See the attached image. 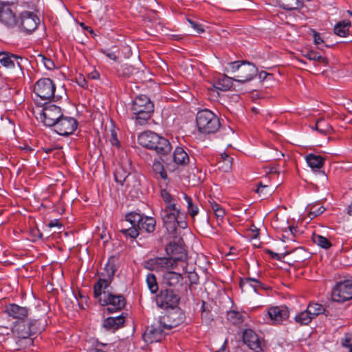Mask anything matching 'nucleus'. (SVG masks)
<instances>
[{"label":"nucleus","instance_id":"obj_24","mask_svg":"<svg viewBox=\"0 0 352 352\" xmlns=\"http://www.w3.org/2000/svg\"><path fill=\"white\" fill-rule=\"evenodd\" d=\"M125 321L123 313L116 317H108L102 323V327L107 331H115L121 327Z\"/></svg>","mask_w":352,"mask_h":352},{"label":"nucleus","instance_id":"obj_63","mask_svg":"<svg viewBox=\"0 0 352 352\" xmlns=\"http://www.w3.org/2000/svg\"><path fill=\"white\" fill-rule=\"evenodd\" d=\"M258 234H259V230L257 228L252 230V235L251 237L256 239L258 237Z\"/></svg>","mask_w":352,"mask_h":352},{"label":"nucleus","instance_id":"obj_32","mask_svg":"<svg viewBox=\"0 0 352 352\" xmlns=\"http://www.w3.org/2000/svg\"><path fill=\"white\" fill-rule=\"evenodd\" d=\"M302 56L310 60L317 61L324 65H327L328 64L327 58L321 56L319 52L313 50H304L302 51Z\"/></svg>","mask_w":352,"mask_h":352},{"label":"nucleus","instance_id":"obj_19","mask_svg":"<svg viewBox=\"0 0 352 352\" xmlns=\"http://www.w3.org/2000/svg\"><path fill=\"white\" fill-rule=\"evenodd\" d=\"M166 252L177 263L187 260V252L181 243L170 242L166 247Z\"/></svg>","mask_w":352,"mask_h":352},{"label":"nucleus","instance_id":"obj_45","mask_svg":"<svg viewBox=\"0 0 352 352\" xmlns=\"http://www.w3.org/2000/svg\"><path fill=\"white\" fill-rule=\"evenodd\" d=\"M184 199L188 204V212L191 217L194 218L199 212L198 206L193 203L192 198L187 195H184Z\"/></svg>","mask_w":352,"mask_h":352},{"label":"nucleus","instance_id":"obj_30","mask_svg":"<svg viewBox=\"0 0 352 352\" xmlns=\"http://www.w3.org/2000/svg\"><path fill=\"white\" fill-rule=\"evenodd\" d=\"M219 169L223 172H228L232 168L233 158L226 153H223L217 159Z\"/></svg>","mask_w":352,"mask_h":352},{"label":"nucleus","instance_id":"obj_50","mask_svg":"<svg viewBox=\"0 0 352 352\" xmlns=\"http://www.w3.org/2000/svg\"><path fill=\"white\" fill-rule=\"evenodd\" d=\"M255 191L258 193L260 196L266 197L271 194L272 188L269 186L264 185L262 182H259L257 184V188Z\"/></svg>","mask_w":352,"mask_h":352},{"label":"nucleus","instance_id":"obj_39","mask_svg":"<svg viewBox=\"0 0 352 352\" xmlns=\"http://www.w3.org/2000/svg\"><path fill=\"white\" fill-rule=\"evenodd\" d=\"M116 72L120 77L127 78L136 72V69L132 65L124 64L117 69Z\"/></svg>","mask_w":352,"mask_h":352},{"label":"nucleus","instance_id":"obj_64","mask_svg":"<svg viewBox=\"0 0 352 352\" xmlns=\"http://www.w3.org/2000/svg\"><path fill=\"white\" fill-rule=\"evenodd\" d=\"M347 214L350 216H352V201L351 204L348 207Z\"/></svg>","mask_w":352,"mask_h":352},{"label":"nucleus","instance_id":"obj_12","mask_svg":"<svg viewBox=\"0 0 352 352\" xmlns=\"http://www.w3.org/2000/svg\"><path fill=\"white\" fill-rule=\"evenodd\" d=\"M186 318L184 312L180 308H173L160 318V323L164 329L170 330L182 324Z\"/></svg>","mask_w":352,"mask_h":352},{"label":"nucleus","instance_id":"obj_26","mask_svg":"<svg viewBox=\"0 0 352 352\" xmlns=\"http://www.w3.org/2000/svg\"><path fill=\"white\" fill-rule=\"evenodd\" d=\"M152 168L155 178L158 181L160 179L164 180L166 182L165 186H167L168 183V177L162 163L158 160H155L153 163Z\"/></svg>","mask_w":352,"mask_h":352},{"label":"nucleus","instance_id":"obj_56","mask_svg":"<svg viewBox=\"0 0 352 352\" xmlns=\"http://www.w3.org/2000/svg\"><path fill=\"white\" fill-rule=\"evenodd\" d=\"M77 83L79 86H80L81 87L84 88V89L88 88V82L84 77L80 76L77 79Z\"/></svg>","mask_w":352,"mask_h":352},{"label":"nucleus","instance_id":"obj_57","mask_svg":"<svg viewBox=\"0 0 352 352\" xmlns=\"http://www.w3.org/2000/svg\"><path fill=\"white\" fill-rule=\"evenodd\" d=\"M342 344L344 347L348 348L351 352V349H352V340L350 338H346Z\"/></svg>","mask_w":352,"mask_h":352},{"label":"nucleus","instance_id":"obj_13","mask_svg":"<svg viewBox=\"0 0 352 352\" xmlns=\"http://www.w3.org/2000/svg\"><path fill=\"white\" fill-rule=\"evenodd\" d=\"M62 115L60 107L55 104H47L42 109L41 118L46 126L52 127L56 124Z\"/></svg>","mask_w":352,"mask_h":352},{"label":"nucleus","instance_id":"obj_5","mask_svg":"<svg viewBox=\"0 0 352 352\" xmlns=\"http://www.w3.org/2000/svg\"><path fill=\"white\" fill-rule=\"evenodd\" d=\"M115 261L114 257L109 258L104 272L100 274L98 281L94 285V297H98L102 294V289H107L110 286L117 270Z\"/></svg>","mask_w":352,"mask_h":352},{"label":"nucleus","instance_id":"obj_37","mask_svg":"<svg viewBox=\"0 0 352 352\" xmlns=\"http://www.w3.org/2000/svg\"><path fill=\"white\" fill-rule=\"evenodd\" d=\"M14 332L18 338L26 339L33 336L29 324H19L15 327Z\"/></svg>","mask_w":352,"mask_h":352},{"label":"nucleus","instance_id":"obj_4","mask_svg":"<svg viewBox=\"0 0 352 352\" xmlns=\"http://www.w3.org/2000/svg\"><path fill=\"white\" fill-rule=\"evenodd\" d=\"M163 226L166 228L168 234L173 238H177L179 234V228H187L186 221L182 219V213L160 212Z\"/></svg>","mask_w":352,"mask_h":352},{"label":"nucleus","instance_id":"obj_38","mask_svg":"<svg viewBox=\"0 0 352 352\" xmlns=\"http://www.w3.org/2000/svg\"><path fill=\"white\" fill-rule=\"evenodd\" d=\"M208 204L211 210L214 212L216 217L218 219L222 221L226 214L225 209L220 204L216 202L212 198H210L208 200Z\"/></svg>","mask_w":352,"mask_h":352},{"label":"nucleus","instance_id":"obj_31","mask_svg":"<svg viewBox=\"0 0 352 352\" xmlns=\"http://www.w3.org/2000/svg\"><path fill=\"white\" fill-rule=\"evenodd\" d=\"M189 156L183 148L177 146L173 153V161L178 165H186L189 162Z\"/></svg>","mask_w":352,"mask_h":352},{"label":"nucleus","instance_id":"obj_7","mask_svg":"<svg viewBox=\"0 0 352 352\" xmlns=\"http://www.w3.org/2000/svg\"><path fill=\"white\" fill-rule=\"evenodd\" d=\"M102 306L110 305L107 307V311L112 313L121 311L126 306V299L122 294H113L108 290L102 289V294L98 297H94Z\"/></svg>","mask_w":352,"mask_h":352},{"label":"nucleus","instance_id":"obj_11","mask_svg":"<svg viewBox=\"0 0 352 352\" xmlns=\"http://www.w3.org/2000/svg\"><path fill=\"white\" fill-rule=\"evenodd\" d=\"M331 299L338 302H344L352 299V280H344L336 283L331 289Z\"/></svg>","mask_w":352,"mask_h":352},{"label":"nucleus","instance_id":"obj_62","mask_svg":"<svg viewBox=\"0 0 352 352\" xmlns=\"http://www.w3.org/2000/svg\"><path fill=\"white\" fill-rule=\"evenodd\" d=\"M89 76L92 79H98L100 77V74L97 71H94L89 74Z\"/></svg>","mask_w":352,"mask_h":352},{"label":"nucleus","instance_id":"obj_18","mask_svg":"<svg viewBox=\"0 0 352 352\" xmlns=\"http://www.w3.org/2000/svg\"><path fill=\"white\" fill-rule=\"evenodd\" d=\"M184 278L180 273L172 270H166L162 274V285L166 288L176 289L183 286Z\"/></svg>","mask_w":352,"mask_h":352},{"label":"nucleus","instance_id":"obj_2","mask_svg":"<svg viewBox=\"0 0 352 352\" xmlns=\"http://www.w3.org/2000/svg\"><path fill=\"white\" fill-rule=\"evenodd\" d=\"M131 111L135 124L145 125L154 113V104L146 95H140L132 101Z\"/></svg>","mask_w":352,"mask_h":352},{"label":"nucleus","instance_id":"obj_60","mask_svg":"<svg viewBox=\"0 0 352 352\" xmlns=\"http://www.w3.org/2000/svg\"><path fill=\"white\" fill-rule=\"evenodd\" d=\"M100 346L105 347L107 346V344H103V343H98L97 344V347L93 350V352H107L106 351L103 350L102 349L99 348V346Z\"/></svg>","mask_w":352,"mask_h":352},{"label":"nucleus","instance_id":"obj_25","mask_svg":"<svg viewBox=\"0 0 352 352\" xmlns=\"http://www.w3.org/2000/svg\"><path fill=\"white\" fill-rule=\"evenodd\" d=\"M131 177V173H128L127 170L122 166L116 168L114 172V179L116 182L122 186L125 185L126 187H128L129 186V180Z\"/></svg>","mask_w":352,"mask_h":352},{"label":"nucleus","instance_id":"obj_59","mask_svg":"<svg viewBox=\"0 0 352 352\" xmlns=\"http://www.w3.org/2000/svg\"><path fill=\"white\" fill-rule=\"evenodd\" d=\"M48 226L50 228H53L56 226L61 227V224L59 223L58 219H54L50 221V222L48 223Z\"/></svg>","mask_w":352,"mask_h":352},{"label":"nucleus","instance_id":"obj_22","mask_svg":"<svg viewBox=\"0 0 352 352\" xmlns=\"http://www.w3.org/2000/svg\"><path fill=\"white\" fill-rule=\"evenodd\" d=\"M243 342L255 352L262 351L261 342L258 335L252 329L244 330L242 336Z\"/></svg>","mask_w":352,"mask_h":352},{"label":"nucleus","instance_id":"obj_6","mask_svg":"<svg viewBox=\"0 0 352 352\" xmlns=\"http://www.w3.org/2000/svg\"><path fill=\"white\" fill-rule=\"evenodd\" d=\"M141 221L142 214L135 212H129L125 215L124 220L120 222L119 231L126 238L136 239L140 234L138 227Z\"/></svg>","mask_w":352,"mask_h":352},{"label":"nucleus","instance_id":"obj_58","mask_svg":"<svg viewBox=\"0 0 352 352\" xmlns=\"http://www.w3.org/2000/svg\"><path fill=\"white\" fill-rule=\"evenodd\" d=\"M266 252L271 256L272 258L276 259V260H280L281 257L278 253H275L273 251L270 250H267Z\"/></svg>","mask_w":352,"mask_h":352},{"label":"nucleus","instance_id":"obj_28","mask_svg":"<svg viewBox=\"0 0 352 352\" xmlns=\"http://www.w3.org/2000/svg\"><path fill=\"white\" fill-rule=\"evenodd\" d=\"M236 78H230L226 75H222L219 77L214 83L215 89L220 91H226L232 87V80H235Z\"/></svg>","mask_w":352,"mask_h":352},{"label":"nucleus","instance_id":"obj_40","mask_svg":"<svg viewBox=\"0 0 352 352\" xmlns=\"http://www.w3.org/2000/svg\"><path fill=\"white\" fill-rule=\"evenodd\" d=\"M146 282L151 293L157 294V292L159 291V285L156 276L153 273H148L146 275Z\"/></svg>","mask_w":352,"mask_h":352},{"label":"nucleus","instance_id":"obj_20","mask_svg":"<svg viewBox=\"0 0 352 352\" xmlns=\"http://www.w3.org/2000/svg\"><path fill=\"white\" fill-rule=\"evenodd\" d=\"M25 60L26 59L23 57L12 54L10 52H0V63L4 67L13 69L16 65L20 69H22V62Z\"/></svg>","mask_w":352,"mask_h":352},{"label":"nucleus","instance_id":"obj_15","mask_svg":"<svg viewBox=\"0 0 352 352\" xmlns=\"http://www.w3.org/2000/svg\"><path fill=\"white\" fill-rule=\"evenodd\" d=\"M159 185L161 188L160 195L164 202V208H162L161 212L182 213L178 199L163 188L161 182Z\"/></svg>","mask_w":352,"mask_h":352},{"label":"nucleus","instance_id":"obj_44","mask_svg":"<svg viewBox=\"0 0 352 352\" xmlns=\"http://www.w3.org/2000/svg\"><path fill=\"white\" fill-rule=\"evenodd\" d=\"M312 241L314 243L324 249H329L332 245L331 241L327 238L315 233L312 235Z\"/></svg>","mask_w":352,"mask_h":352},{"label":"nucleus","instance_id":"obj_1","mask_svg":"<svg viewBox=\"0 0 352 352\" xmlns=\"http://www.w3.org/2000/svg\"><path fill=\"white\" fill-rule=\"evenodd\" d=\"M138 142L142 147L154 151L160 157L168 155L172 150V146L168 139L151 131L140 133Z\"/></svg>","mask_w":352,"mask_h":352},{"label":"nucleus","instance_id":"obj_8","mask_svg":"<svg viewBox=\"0 0 352 352\" xmlns=\"http://www.w3.org/2000/svg\"><path fill=\"white\" fill-rule=\"evenodd\" d=\"M232 72H237L235 80L240 82H246L253 79L257 74L258 69L256 66L248 61H234L230 63Z\"/></svg>","mask_w":352,"mask_h":352},{"label":"nucleus","instance_id":"obj_52","mask_svg":"<svg viewBox=\"0 0 352 352\" xmlns=\"http://www.w3.org/2000/svg\"><path fill=\"white\" fill-rule=\"evenodd\" d=\"M188 278L190 285H197L199 283V277L195 272H188Z\"/></svg>","mask_w":352,"mask_h":352},{"label":"nucleus","instance_id":"obj_46","mask_svg":"<svg viewBox=\"0 0 352 352\" xmlns=\"http://www.w3.org/2000/svg\"><path fill=\"white\" fill-rule=\"evenodd\" d=\"M28 324L31 329L33 335L41 333L44 329L45 324L41 320H31Z\"/></svg>","mask_w":352,"mask_h":352},{"label":"nucleus","instance_id":"obj_43","mask_svg":"<svg viewBox=\"0 0 352 352\" xmlns=\"http://www.w3.org/2000/svg\"><path fill=\"white\" fill-rule=\"evenodd\" d=\"M227 320L233 324H240L243 322L242 314L237 311L230 310L227 312Z\"/></svg>","mask_w":352,"mask_h":352},{"label":"nucleus","instance_id":"obj_48","mask_svg":"<svg viewBox=\"0 0 352 352\" xmlns=\"http://www.w3.org/2000/svg\"><path fill=\"white\" fill-rule=\"evenodd\" d=\"M38 58L47 69L52 70L55 68V64L51 58H49L43 54H38Z\"/></svg>","mask_w":352,"mask_h":352},{"label":"nucleus","instance_id":"obj_47","mask_svg":"<svg viewBox=\"0 0 352 352\" xmlns=\"http://www.w3.org/2000/svg\"><path fill=\"white\" fill-rule=\"evenodd\" d=\"M324 210L325 208L322 206L316 204L310 208V211L309 212L308 216L311 219H314L322 214L324 212Z\"/></svg>","mask_w":352,"mask_h":352},{"label":"nucleus","instance_id":"obj_35","mask_svg":"<svg viewBox=\"0 0 352 352\" xmlns=\"http://www.w3.org/2000/svg\"><path fill=\"white\" fill-rule=\"evenodd\" d=\"M307 310L313 318H315L320 314H324L325 316H327L325 308L322 305L318 302H309L307 307Z\"/></svg>","mask_w":352,"mask_h":352},{"label":"nucleus","instance_id":"obj_16","mask_svg":"<svg viewBox=\"0 0 352 352\" xmlns=\"http://www.w3.org/2000/svg\"><path fill=\"white\" fill-rule=\"evenodd\" d=\"M164 329H164L162 325L160 323V320L157 323L147 327L142 335L144 341L148 344L161 342L166 336Z\"/></svg>","mask_w":352,"mask_h":352},{"label":"nucleus","instance_id":"obj_3","mask_svg":"<svg viewBox=\"0 0 352 352\" xmlns=\"http://www.w3.org/2000/svg\"><path fill=\"white\" fill-rule=\"evenodd\" d=\"M196 124L198 131L205 135L213 134L221 129L219 118L208 109L200 110L197 113Z\"/></svg>","mask_w":352,"mask_h":352},{"label":"nucleus","instance_id":"obj_49","mask_svg":"<svg viewBox=\"0 0 352 352\" xmlns=\"http://www.w3.org/2000/svg\"><path fill=\"white\" fill-rule=\"evenodd\" d=\"M201 309V316L202 320H205L206 322L211 321L212 320V318L211 317L212 316L210 314V311L209 310V309L208 307V305H207L206 302H205L204 300L202 301Z\"/></svg>","mask_w":352,"mask_h":352},{"label":"nucleus","instance_id":"obj_51","mask_svg":"<svg viewBox=\"0 0 352 352\" xmlns=\"http://www.w3.org/2000/svg\"><path fill=\"white\" fill-rule=\"evenodd\" d=\"M312 32L314 43L318 45L319 50H323L322 46H320L324 43V41L321 38L320 34L315 30H312Z\"/></svg>","mask_w":352,"mask_h":352},{"label":"nucleus","instance_id":"obj_9","mask_svg":"<svg viewBox=\"0 0 352 352\" xmlns=\"http://www.w3.org/2000/svg\"><path fill=\"white\" fill-rule=\"evenodd\" d=\"M180 301V296L176 289H162L155 296V302L157 307L162 309L175 308Z\"/></svg>","mask_w":352,"mask_h":352},{"label":"nucleus","instance_id":"obj_41","mask_svg":"<svg viewBox=\"0 0 352 352\" xmlns=\"http://www.w3.org/2000/svg\"><path fill=\"white\" fill-rule=\"evenodd\" d=\"M315 129L322 135H327L332 131V127L324 119H318L315 124Z\"/></svg>","mask_w":352,"mask_h":352},{"label":"nucleus","instance_id":"obj_27","mask_svg":"<svg viewBox=\"0 0 352 352\" xmlns=\"http://www.w3.org/2000/svg\"><path fill=\"white\" fill-rule=\"evenodd\" d=\"M239 287L243 291L251 287L253 289L254 292L257 293L259 288H263V284L256 278H241Z\"/></svg>","mask_w":352,"mask_h":352},{"label":"nucleus","instance_id":"obj_10","mask_svg":"<svg viewBox=\"0 0 352 352\" xmlns=\"http://www.w3.org/2000/svg\"><path fill=\"white\" fill-rule=\"evenodd\" d=\"M56 85L50 78H43L36 81L34 85L35 94L43 100H55Z\"/></svg>","mask_w":352,"mask_h":352},{"label":"nucleus","instance_id":"obj_23","mask_svg":"<svg viewBox=\"0 0 352 352\" xmlns=\"http://www.w3.org/2000/svg\"><path fill=\"white\" fill-rule=\"evenodd\" d=\"M268 315L274 324H280L289 318V311L285 306H276L268 309Z\"/></svg>","mask_w":352,"mask_h":352},{"label":"nucleus","instance_id":"obj_17","mask_svg":"<svg viewBox=\"0 0 352 352\" xmlns=\"http://www.w3.org/2000/svg\"><path fill=\"white\" fill-rule=\"evenodd\" d=\"M177 263L170 257H156L151 258L146 262V267L151 270H170L174 269Z\"/></svg>","mask_w":352,"mask_h":352},{"label":"nucleus","instance_id":"obj_21","mask_svg":"<svg viewBox=\"0 0 352 352\" xmlns=\"http://www.w3.org/2000/svg\"><path fill=\"white\" fill-rule=\"evenodd\" d=\"M30 309L22 307L16 303H10L5 307L4 313L19 321H24L28 316Z\"/></svg>","mask_w":352,"mask_h":352},{"label":"nucleus","instance_id":"obj_36","mask_svg":"<svg viewBox=\"0 0 352 352\" xmlns=\"http://www.w3.org/2000/svg\"><path fill=\"white\" fill-rule=\"evenodd\" d=\"M351 25L349 20H342L335 25L334 33L338 36L344 37L348 34Z\"/></svg>","mask_w":352,"mask_h":352},{"label":"nucleus","instance_id":"obj_54","mask_svg":"<svg viewBox=\"0 0 352 352\" xmlns=\"http://www.w3.org/2000/svg\"><path fill=\"white\" fill-rule=\"evenodd\" d=\"M101 52L102 54H104L106 56H107L109 58H110L114 61H118V56L114 52H108L107 50H102Z\"/></svg>","mask_w":352,"mask_h":352},{"label":"nucleus","instance_id":"obj_14","mask_svg":"<svg viewBox=\"0 0 352 352\" xmlns=\"http://www.w3.org/2000/svg\"><path fill=\"white\" fill-rule=\"evenodd\" d=\"M78 122L74 118L64 116L62 115L61 118L56 122L54 131L62 136H68L74 133L78 127Z\"/></svg>","mask_w":352,"mask_h":352},{"label":"nucleus","instance_id":"obj_61","mask_svg":"<svg viewBox=\"0 0 352 352\" xmlns=\"http://www.w3.org/2000/svg\"><path fill=\"white\" fill-rule=\"evenodd\" d=\"M80 26L82 28L83 30H87L90 34L95 35L93 29L91 27L85 25V24L83 23H80Z\"/></svg>","mask_w":352,"mask_h":352},{"label":"nucleus","instance_id":"obj_34","mask_svg":"<svg viewBox=\"0 0 352 352\" xmlns=\"http://www.w3.org/2000/svg\"><path fill=\"white\" fill-rule=\"evenodd\" d=\"M281 8L286 10L301 8L305 0H277Z\"/></svg>","mask_w":352,"mask_h":352},{"label":"nucleus","instance_id":"obj_55","mask_svg":"<svg viewBox=\"0 0 352 352\" xmlns=\"http://www.w3.org/2000/svg\"><path fill=\"white\" fill-rule=\"evenodd\" d=\"M188 21L190 23L192 28H193L197 31V32L201 33V32H204V30L201 27V25L199 24L198 23L195 22V21H191V20H188Z\"/></svg>","mask_w":352,"mask_h":352},{"label":"nucleus","instance_id":"obj_42","mask_svg":"<svg viewBox=\"0 0 352 352\" xmlns=\"http://www.w3.org/2000/svg\"><path fill=\"white\" fill-rule=\"evenodd\" d=\"M312 319L314 318L309 315L306 309L295 316L294 321L300 325H307L311 322Z\"/></svg>","mask_w":352,"mask_h":352},{"label":"nucleus","instance_id":"obj_29","mask_svg":"<svg viewBox=\"0 0 352 352\" xmlns=\"http://www.w3.org/2000/svg\"><path fill=\"white\" fill-rule=\"evenodd\" d=\"M156 221L153 217L142 215V221L140 223L138 228L140 230H144L147 233H153L155 230Z\"/></svg>","mask_w":352,"mask_h":352},{"label":"nucleus","instance_id":"obj_53","mask_svg":"<svg viewBox=\"0 0 352 352\" xmlns=\"http://www.w3.org/2000/svg\"><path fill=\"white\" fill-rule=\"evenodd\" d=\"M110 142H111V144L113 145V146H116L117 147H119L120 146V142L118 140V135H117V133L115 131H111V138H110Z\"/></svg>","mask_w":352,"mask_h":352},{"label":"nucleus","instance_id":"obj_33","mask_svg":"<svg viewBox=\"0 0 352 352\" xmlns=\"http://www.w3.org/2000/svg\"><path fill=\"white\" fill-rule=\"evenodd\" d=\"M306 161L311 169H320L324 166V158L320 155L309 153L306 156Z\"/></svg>","mask_w":352,"mask_h":352}]
</instances>
